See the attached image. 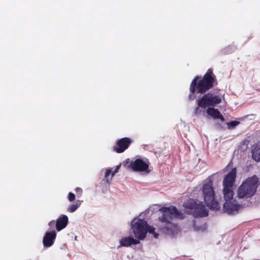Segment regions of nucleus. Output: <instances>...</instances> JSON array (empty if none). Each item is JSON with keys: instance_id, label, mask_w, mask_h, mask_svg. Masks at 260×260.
I'll return each instance as SVG.
<instances>
[{"instance_id": "1", "label": "nucleus", "mask_w": 260, "mask_h": 260, "mask_svg": "<svg viewBox=\"0 0 260 260\" xmlns=\"http://www.w3.org/2000/svg\"><path fill=\"white\" fill-rule=\"evenodd\" d=\"M160 211L162 215L159 217V220L164 223L165 225L160 229L163 233L167 235L175 237L180 232V228L177 225L172 223L174 218H182V215L174 206L162 207Z\"/></svg>"}, {"instance_id": "2", "label": "nucleus", "mask_w": 260, "mask_h": 260, "mask_svg": "<svg viewBox=\"0 0 260 260\" xmlns=\"http://www.w3.org/2000/svg\"><path fill=\"white\" fill-rule=\"evenodd\" d=\"M198 78V77H196L191 83L190 87L191 94L189 95V98L190 100H193L194 99L195 96L193 93L196 90H197L198 93H204L206 92L213 86L214 80V77H213L212 71L211 69H209L206 74L204 75L203 78L199 81L196 89Z\"/></svg>"}, {"instance_id": "3", "label": "nucleus", "mask_w": 260, "mask_h": 260, "mask_svg": "<svg viewBox=\"0 0 260 260\" xmlns=\"http://www.w3.org/2000/svg\"><path fill=\"white\" fill-rule=\"evenodd\" d=\"M132 229L135 237L138 240H143L148 232L153 234L155 238H158L159 235L154 232L155 229L148 225L147 222L141 219H134L131 222Z\"/></svg>"}, {"instance_id": "4", "label": "nucleus", "mask_w": 260, "mask_h": 260, "mask_svg": "<svg viewBox=\"0 0 260 260\" xmlns=\"http://www.w3.org/2000/svg\"><path fill=\"white\" fill-rule=\"evenodd\" d=\"M257 183L258 178L255 176L247 178L238 188V197L247 198L253 196L256 192Z\"/></svg>"}, {"instance_id": "5", "label": "nucleus", "mask_w": 260, "mask_h": 260, "mask_svg": "<svg viewBox=\"0 0 260 260\" xmlns=\"http://www.w3.org/2000/svg\"><path fill=\"white\" fill-rule=\"evenodd\" d=\"M223 99V95L221 94L209 92L203 95L201 99L197 100L198 106L203 108L213 107L220 104Z\"/></svg>"}, {"instance_id": "6", "label": "nucleus", "mask_w": 260, "mask_h": 260, "mask_svg": "<svg viewBox=\"0 0 260 260\" xmlns=\"http://www.w3.org/2000/svg\"><path fill=\"white\" fill-rule=\"evenodd\" d=\"M236 176V168H233L223 180V193L224 199H229L234 195L233 185Z\"/></svg>"}, {"instance_id": "7", "label": "nucleus", "mask_w": 260, "mask_h": 260, "mask_svg": "<svg viewBox=\"0 0 260 260\" xmlns=\"http://www.w3.org/2000/svg\"><path fill=\"white\" fill-rule=\"evenodd\" d=\"M183 206L190 210L188 212L194 216L204 217L208 215V210L202 203H198V201L194 199H189L184 203Z\"/></svg>"}, {"instance_id": "8", "label": "nucleus", "mask_w": 260, "mask_h": 260, "mask_svg": "<svg viewBox=\"0 0 260 260\" xmlns=\"http://www.w3.org/2000/svg\"><path fill=\"white\" fill-rule=\"evenodd\" d=\"M203 194L207 206L211 209H219L218 203L214 199V192L211 183L205 184L203 187Z\"/></svg>"}, {"instance_id": "9", "label": "nucleus", "mask_w": 260, "mask_h": 260, "mask_svg": "<svg viewBox=\"0 0 260 260\" xmlns=\"http://www.w3.org/2000/svg\"><path fill=\"white\" fill-rule=\"evenodd\" d=\"M130 167L135 171L144 172L146 173L149 172L148 162L144 161L141 159H137L135 161H132L130 164Z\"/></svg>"}, {"instance_id": "10", "label": "nucleus", "mask_w": 260, "mask_h": 260, "mask_svg": "<svg viewBox=\"0 0 260 260\" xmlns=\"http://www.w3.org/2000/svg\"><path fill=\"white\" fill-rule=\"evenodd\" d=\"M233 197L229 199H224L225 202L223 205V208L224 211L228 214L233 213L234 211H237L240 207V205L237 204L233 200Z\"/></svg>"}, {"instance_id": "11", "label": "nucleus", "mask_w": 260, "mask_h": 260, "mask_svg": "<svg viewBox=\"0 0 260 260\" xmlns=\"http://www.w3.org/2000/svg\"><path fill=\"white\" fill-rule=\"evenodd\" d=\"M132 141L128 138H123L118 141L114 147V150L117 153L123 152L129 146Z\"/></svg>"}, {"instance_id": "12", "label": "nucleus", "mask_w": 260, "mask_h": 260, "mask_svg": "<svg viewBox=\"0 0 260 260\" xmlns=\"http://www.w3.org/2000/svg\"><path fill=\"white\" fill-rule=\"evenodd\" d=\"M56 234L54 231L47 232L43 238V244L45 247H50L54 243L56 238Z\"/></svg>"}, {"instance_id": "13", "label": "nucleus", "mask_w": 260, "mask_h": 260, "mask_svg": "<svg viewBox=\"0 0 260 260\" xmlns=\"http://www.w3.org/2000/svg\"><path fill=\"white\" fill-rule=\"evenodd\" d=\"M139 241L137 239H134L131 237H124L120 240V245L118 246V248L122 246L128 247L132 245H137L139 244Z\"/></svg>"}, {"instance_id": "14", "label": "nucleus", "mask_w": 260, "mask_h": 260, "mask_svg": "<svg viewBox=\"0 0 260 260\" xmlns=\"http://www.w3.org/2000/svg\"><path fill=\"white\" fill-rule=\"evenodd\" d=\"M68 222V218L67 215H62L58 218L56 222V228L58 231L64 229Z\"/></svg>"}, {"instance_id": "15", "label": "nucleus", "mask_w": 260, "mask_h": 260, "mask_svg": "<svg viewBox=\"0 0 260 260\" xmlns=\"http://www.w3.org/2000/svg\"><path fill=\"white\" fill-rule=\"evenodd\" d=\"M252 158L256 161H260V143L255 144L252 148Z\"/></svg>"}, {"instance_id": "16", "label": "nucleus", "mask_w": 260, "mask_h": 260, "mask_svg": "<svg viewBox=\"0 0 260 260\" xmlns=\"http://www.w3.org/2000/svg\"><path fill=\"white\" fill-rule=\"evenodd\" d=\"M207 113L208 115L211 116L214 119H220L221 120H223L224 118L221 115L220 112L216 109L213 107L208 108L207 110Z\"/></svg>"}, {"instance_id": "17", "label": "nucleus", "mask_w": 260, "mask_h": 260, "mask_svg": "<svg viewBox=\"0 0 260 260\" xmlns=\"http://www.w3.org/2000/svg\"><path fill=\"white\" fill-rule=\"evenodd\" d=\"M82 201L77 200L75 203L69 205L67 211L70 213H73L80 207L82 203Z\"/></svg>"}, {"instance_id": "18", "label": "nucleus", "mask_w": 260, "mask_h": 260, "mask_svg": "<svg viewBox=\"0 0 260 260\" xmlns=\"http://www.w3.org/2000/svg\"><path fill=\"white\" fill-rule=\"evenodd\" d=\"M111 173H112V171L111 169H107V170H106L105 173L104 180L108 184H109L111 181V178L110 176Z\"/></svg>"}, {"instance_id": "19", "label": "nucleus", "mask_w": 260, "mask_h": 260, "mask_svg": "<svg viewBox=\"0 0 260 260\" xmlns=\"http://www.w3.org/2000/svg\"><path fill=\"white\" fill-rule=\"evenodd\" d=\"M68 199L70 202H73L75 200V195L72 192H69L68 196Z\"/></svg>"}, {"instance_id": "20", "label": "nucleus", "mask_w": 260, "mask_h": 260, "mask_svg": "<svg viewBox=\"0 0 260 260\" xmlns=\"http://www.w3.org/2000/svg\"><path fill=\"white\" fill-rule=\"evenodd\" d=\"M239 121H233L231 122H230L229 124H228V125L230 127H234L235 126H237V125H238L239 124Z\"/></svg>"}, {"instance_id": "21", "label": "nucleus", "mask_w": 260, "mask_h": 260, "mask_svg": "<svg viewBox=\"0 0 260 260\" xmlns=\"http://www.w3.org/2000/svg\"><path fill=\"white\" fill-rule=\"evenodd\" d=\"M199 106H198V107L196 108L194 110V113L195 115H199L200 114L201 111L199 109Z\"/></svg>"}, {"instance_id": "22", "label": "nucleus", "mask_w": 260, "mask_h": 260, "mask_svg": "<svg viewBox=\"0 0 260 260\" xmlns=\"http://www.w3.org/2000/svg\"><path fill=\"white\" fill-rule=\"evenodd\" d=\"M76 191L77 193L79 194V196H80L82 193V189L81 188L77 187L76 188Z\"/></svg>"}, {"instance_id": "23", "label": "nucleus", "mask_w": 260, "mask_h": 260, "mask_svg": "<svg viewBox=\"0 0 260 260\" xmlns=\"http://www.w3.org/2000/svg\"><path fill=\"white\" fill-rule=\"evenodd\" d=\"M55 224L56 225V223H55V222L54 220L49 222V223H48V225L50 226H52V227H54Z\"/></svg>"}, {"instance_id": "24", "label": "nucleus", "mask_w": 260, "mask_h": 260, "mask_svg": "<svg viewBox=\"0 0 260 260\" xmlns=\"http://www.w3.org/2000/svg\"><path fill=\"white\" fill-rule=\"evenodd\" d=\"M120 166H121V164H119L118 165H117L116 167V168L114 170V173H117L120 167Z\"/></svg>"}, {"instance_id": "25", "label": "nucleus", "mask_w": 260, "mask_h": 260, "mask_svg": "<svg viewBox=\"0 0 260 260\" xmlns=\"http://www.w3.org/2000/svg\"><path fill=\"white\" fill-rule=\"evenodd\" d=\"M116 173H114V171H112V173H111V179L112 178V177L114 176V175Z\"/></svg>"}, {"instance_id": "26", "label": "nucleus", "mask_w": 260, "mask_h": 260, "mask_svg": "<svg viewBox=\"0 0 260 260\" xmlns=\"http://www.w3.org/2000/svg\"><path fill=\"white\" fill-rule=\"evenodd\" d=\"M116 173H114V171H112V173H111V179L112 178V177L114 176V175Z\"/></svg>"}]
</instances>
